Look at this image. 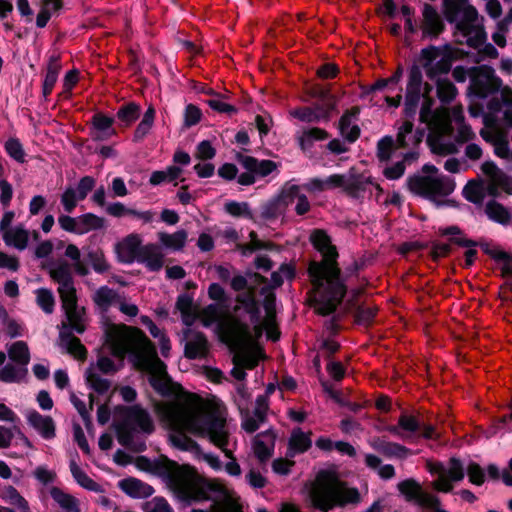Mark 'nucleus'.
<instances>
[{"instance_id":"obj_58","label":"nucleus","mask_w":512,"mask_h":512,"mask_svg":"<svg viewBox=\"0 0 512 512\" xmlns=\"http://www.w3.org/2000/svg\"><path fill=\"white\" fill-rule=\"evenodd\" d=\"M144 512H173L172 507L163 497H154L143 504Z\"/></svg>"},{"instance_id":"obj_60","label":"nucleus","mask_w":512,"mask_h":512,"mask_svg":"<svg viewBox=\"0 0 512 512\" xmlns=\"http://www.w3.org/2000/svg\"><path fill=\"white\" fill-rule=\"evenodd\" d=\"M294 269L289 265H282L278 271L271 275L273 286L278 287L283 284L284 280H291L294 277Z\"/></svg>"},{"instance_id":"obj_62","label":"nucleus","mask_w":512,"mask_h":512,"mask_svg":"<svg viewBox=\"0 0 512 512\" xmlns=\"http://www.w3.org/2000/svg\"><path fill=\"white\" fill-rule=\"evenodd\" d=\"M2 497L10 505L15 506L16 508H19L21 505L27 502L25 498L22 497L13 486L6 487L3 490Z\"/></svg>"},{"instance_id":"obj_2","label":"nucleus","mask_w":512,"mask_h":512,"mask_svg":"<svg viewBox=\"0 0 512 512\" xmlns=\"http://www.w3.org/2000/svg\"><path fill=\"white\" fill-rule=\"evenodd\" d=\"M313 246L322 254L321 262H312L309 265V274L314 289L319 297L315 299V310L326 316L335 311L346 293V287L340 278V270L336 259V247L324 230L316 229L310 235Z\"/></svg>"},{"instance_id":"obj_35","label":"nucleus","mask_w":512,"mask_h":512,"mask_svg":"<svg viewBox=\"0 0 512 512\" xmlns=\"http://www.w3.org/2000/svg\"><path fill=\"white\" fill-rule=\"evenodd\" d=\"M157 237L164 248L173 251H180L186 245L188 233L186 230L180 229L174 233L158 232Z\"/></svg>"},{"instance_id":"obj_63","label":"nucleus","mask_w":512,"mask_h":512,"mask_svg":"<svg viewBox=\"0 0 512 512\" xmlns=\"http://www.w3.org/2000/svg\"><path fill=\"white\" fill-rule=\"evenodd\" d=\"M79 200L76 190L73 188H67L61 196V203L66 212L70 213L77 206Z\"/></svg>"},{"instance_id":"obj_54","label":"nucleus","mask_w":512,"mask_h":512,"mask_svg":"<svg viewBox=\"0 0 512 512\" xmlns=\"http://www.w3.org/2000/svg\"><path fill=\"white\" fill-rule=\"evenodd\" d=\"M139 114L140 107L135 103H128L118 110L117 117L120 122L128 126L139 117Z\"/></svg>"},{"instance_id":"obj_52","label":"nucleus","mask_w":512,"mask_h":512,"mask_svg":"<svg viewBox=\"0 0 512 512\" xmlns=\"http://www.w3.org/2000/svg\"><path fill=\"white\" fill-rule=\"evenodd\" d=\"M177 307L182 314V320L186 325H192L196 320L197 308L188 298H179Z\"/></svg>"},{"instance_id":"obj_56","label":"nucleus","mask_w":512,"mask_h":512,"mask_svg":"<svg viewBox=\"0 0 512 512\" xmlns=\"http://www.w3.org/2000/svg\"><path fill=\"white\" fill-rule=\"evenodd\" d=\"M300 194L299 186L286 184L282 188L278 197L286 210L288 206L298 201V196H300Z\"/></svg>"},{"instance_id":"obj_30","label":"nucleus","mask_w":512,"mask_h":512,"mask_svg":"<svg viewBox=\"0 0 512 512\" xmlns=\"http://www.w3.org/2000/svg\"><path fill=\"white\" fill-rule=\"evenodd\" d=\"M423 22L422 30L425 34L431 36L439 35L443 29V21L438 12L429 4H425L423 7Z\"/></svg>"},{"instance_id":"obj_24","label":"nucleus","mask_w":512,"mask_h":512,"mask_svg":"<svg viewBox=\"0 0 512 512\" xmlns=\"http://www.w3.org/2000/svg\"><path fill=\"white\" fill-rule=\"evenodd\" d=\"M369 444L374 450L386 457L405 459L411 454L407 447L395 442H390L384 437H373L369 440Z\"/></svg>"},{"instance_id":"obj_41","label":"nucleus","mask_w":512,"mask_h":512,"mask_svg":"<svg viewBox=\"0 0 512 512\" xmlns=\"http://www.w3.org/2000/svg\"><path fill=\"white\" fill-rule=\"evenodd\" d=\"M50 494L65 512H80L78 500L72 495L65 493L58 487H52Z\"/></svg>"},{"instance_id":"obj_19","label":"nucleus","mask_w":512,"mask_h":512,"mask_svg":"<svg viewBox=\"0 0 512 512\" xmlns=\"http://www.w3.org/2000/svg\"><path fill=\"white\" fill-rule=\"evenodd\" d=\"M474 85L478 94L486 96L498 91L502 86V81L495 75L492 68L480 66L475 69Z\"/></svg>"},{"instance_id":"obj_11","label":"nucleus","mask_w":512,"mask_h":512,"mask_svg":"<svg viewBox=\"0 0 512 512\" xmlns=\"http://www.w3.org/2000/svg\"><path fill=\"white\" fill-rule=\"evenodd\" d=\"M432 85L427 84L424 92V102L422 103L419 118L423 123L433 126L442 134H450L451 122L456 125L464 123L463 110L461 106H455L451 110L444 106L433 110L434 99L430 96Z\"/></svg>"},{"instance_id":"obj_48","label":"nucleus","mask_w":512,"mask_h":512,"mask_svg":"<svg viewBox=\"0 0 512 512\" xmlns=\"http://www.w3.org/2000/svg\"><path fill=\"white\" fill-rule=\"evenodd\" d=\"M352 115L350 113L344 114L339 122V129L343 137L348 141L354 142L360 134V129L357 125L351 122Z\"/></svg>"},{"instance_id":"obj_9","label":"nucleus","mask_w":512,"mask_h":512,"mask_svg":"<svg viewBox=\"0 0 512 512\" xmlns=\"http://www.w3.org/2000/svg\"><path fill=\"white\" fill-rule=\"evenodd\" d=\"M113 426L118 442L126 447L132 446L135 432L150 434L154 430L150 414L139 405L120 408Z\"/></svg>"},{"instance_id":"obj_20","label":"nucleus","mask_w":512,"mask_h":512,"mask_svg":"<svg viewBox=\"0 0 512 512\" xmlns=\"http://www.w3.org/2000/svg\"><path fill=\"white\" fill-rule=\"evenodd\" d=\"M397 488L407 501H416L422 507L437 502V497L423 491L421 485L414 479L399 482Z\"/></svg>"},{"instance_id":"obj_13","label":"nucleus","mask_w":512,"mask_h":512,"mask_svg":"<svg viewBox=\"0 0 512 512\" xmlns=\"http://www.w3.org/2000/svg\"><path fill=\"white\" fill-rule=\"evenodd\" d=\"M419 63L426 76L435 81L447 74L452 66V57L446 48L429 46L420 52Z\"/></svg>"},{"instance_id":"obj_45","label":"nucleus","mask_w":512,"mask_h":512,"mask_svg":"<svg viewBox=\"0 0 512 512\" xmlns=\"http://www.w3.org/2000/svg\"><path fill=\"white\" fill-rule=\"evenodd\" d=\"M113 119L106 117L102 114H96L93 117V125L96 130L95 138L103 140L106 137L112 135L114 132L111 129Z\"/></svg>"},{"instance_id":"obj_15","label":"nucleus","mask_w":512,"mask_h":512,"mask_svg":"<svg viewBox=\"0 0 512 512\" xmlns=\"http://www.w3.org/2000/svg\"><path fill=\"white\" fill-rule=\"evenodd\" d=\"M428 83H425L426 86ZM422 82V73L418 66H413L409 71V78L405 95V114L413 117L416 113L420 97L424 98L425 87Z\"/></svg>"},{"instance_id":"obj_50","label":"nucleus","mask_w":512,"mask_h":512,"mask_svg":"<svg viewBox=\"0 0 512 512\" xmlns=\"http://www.w3.org/2000/svg\"><path fill=\"white\" fill-rule=\"evenodd\" d=\"M155 117V110L152 106H150L144 116L141 122L138 124L135 132H134V139L136 141L142 140L150 131L152 128L153 122Z\"/></svg>"},{"instance_id":"obj_23","label":"nucleus","mask_w":512,"mask_h":512,"mask_svg":"<svg viewBox=\"0 0 512 512\" xmlns=\"http://www.w3.org/2000/svg\"><path fill=\"white\" fill-rule=\"evenodd\" d=\"M486 124L488 120L486 119ZM480 135L484 140L494 146L495 154L501 158H508L510 156L509 143L506 135L495 127L487 125L486 128L480 131Z\"/></svg>"},{"instance_id":"obj_32","label":"nucleus","mask_w":512,"mask_h":512,"mask_svg":"<svg viewBox=\"0 0 512 512\" xmlns=\"http://www.w3.org/2000/svg\"><path fill=\"white\" fill-rule=\"evenodd\" d=\"M120 297L121 295L117 291L107 286H102L94 292L92 300L101 312H106L111 306H117Z\"/></svg>"},{"instance_id":"obj_57","label":"nucleus","mask_w":512,"mask_h":512,"mask_svg":"<svg viewBox=\"0 0 512 512\" xmlns=\"http://www.w3.org/2000/svg\"><path fill=\"white\" fill-rule=\"evenodd\" d=\"M285 211L283 204L279 197H277L263 207L261 215L267 220H272L281 216Z\"/></svg>"},{"instance_id":"obj_64","label":"nucleus","mask_w":512,"mask_h":512,"mask_svg":"<svg viewBox=\"0 0 512 512\" xmlns=\"http://www.w3.org/2000/svg\"><path fill=\"white\" fill-rule=\"evenodd\" d=\"M7 153L18 162H24L25 153L22 145L16 139H9L5 145Z\"/></svg>"},{"instance_id":"obj_31","label":"nucleus","mask_w":512,"mask_h":512,"mask_svg":"<svg viewBox=\"0 0 512 512\" xmlns=\"http://www.w3.org/2000/svg\"><path fill=\"white\" fill-rule=\"evenodd\" d=\"M368 186L375 187L379 194L382 192L380 185L373 183L369 177L350 173L347 178L345 192L353 198H358L367 190Z\"/></svg>"},{"instance_id":"obj_40","label":"nucleus","mask_w":512,"mask_h":512,"mask_svg":"<svg viewBox=\"0 0 512 512\" xmlns=\"http://www.w3.org/2000/svg\"><path fill=\"white\" fill-rule=\"evenodd\" d=\"M4 242L16 249L24 250L29 240V232L21 226L14 227L3 234Z\"/></svg>"},{"instance_id":"obj_6","label":"nucleus","mask_w":512,"mask_h":512,"mask_svg":"<svg viewBox=\"0 0 512 512\" xmlns=\"http://www.w3.org/2000/svg\"><path fill=\"white\" fill-rule=\"evenodd\" d=\"M445 19L455 25V36L461 44L478 48L486 39V33L477 10L469 0H443Z\"/></svg>"},{"instance_id":"obj_17","label":"nucleus","mask_w":512,"mask_h":512,"mask_svg":"<svg viewBox=\"0 0 512 512\" xmlns=\"http://www.w3.org/2000/svg\"><path fill=\"white\" fill-rule=\"evenodd\" d=\"M142 238L139 234L131 233L123 237L115 244V253L117 259L122 263H133L137 261L140 250L142 249Z\"/></svg>"},{"instance_id":"obj_10","label":"nucleus","mask_w":512,"mask_h":512,"mask_svg":"<svg viewBox=\"0 0 512 512\" xmlns=\"http://www.w3.org/2000/svg\"><path fill=\"white\" fill-rule=\"evenodd\" d=\"M421 172L408 179L409 190L414 194L436 200L454 191L455 182L449 177L439 175L436 166L426 164Z\"/></svg>"},{"instance_id":"obj_47","label":"nucleus","mask_w":512,"mask_h":512,"mask_svg":"<svg viewBox=\"0 0 512 512\" xmlns=\"http://www.w3.org/2000/svg\"><path fill=\"white\" fill-rule=\"evenodd\" d=\"M86 379L88 384L98 393H105L110 388V382L97 373L94 365H90L87 369Z\"/></svg>"},{"instance_id":"obj_26","label":"nucleus","mask_w":512,"mask_h":512,"mask_svg":"<svg viewBox=\"0 0 512 512\" xmlns=\"http://www.w3.org/2000/svg\"><path fill=\"white\" fill-rule=\"evenodd\" d=\"M481 170L483 174L489 179V183L487 184L489 195L495 196L498 193L499 188L506 186L508 177L495 165V163L486 161L482 164Z\"/></svg>"},{"instance_id":"obj_42","label":"nucleus","mask_w":512,"mask_h":512,"mask_svg":"<svg viewBox=\"0 0 512 512\" xmlns=\"http://www.w3.org/2000/svg\"><path fill=\"white\" fill-rule=\"evenodd\" d=\"M105 227V220L92 213L78 217V234H85L92 230H100Z\"/></svg>"},{"instance_id":"obj_7","label":"nucleus","mask_w":512,"mask_h":512,"mask_svg":"<svg viewBox=\"0 0 512 512\" xmlns=\"http://www.w3.org/2000/svg\"><path fill=\"white\" fill-rule=\"evenodd\" d=\"M309 498L313 507L328 512L336 506L357 503L360 495L357 489L346 484L330 472H320L311 486Z\"/></svg>"},{"instance_id":"obj_51","label":"nucleus","mask_w":512,"mask_h":512,"mask_svg":"<svg viewBox=\"0 0 512 512\" xmlns=\"http://www.w3.org/2000/svg\"><path fill=\"white\" fill-rule=\"evenodd\" d=\"M36 302L39 307L47 314H51L55 307V298L53 293L46 288L36 290Z\"/></svg>"},{"instance_id":"obj_12","label":"nucleus","mask_w":512,"mask_h":512,"mask_svg":"<svg viewBox=\"0 0 512 512\" xmlns=\"http://www.w3.org/2000/svg\"><path fill=\"white\" fill-rule=\"evenodd\" d=\"M236 305L234 307L235 315L228 314L219 320L218 328L223 321L229 317L237 319L242 325H244L253 339H257L262 335V324L260 318L259 304L255 298V292L253 289L240 292L236 296Z\"/></svg>"},{"instance_id":"obj_14","label":"nucleus","mask_w":512,"mask_h":512,"mask_svg":"<svg viewBox=\"0 0 512 512\" xmlns=\"http://www.w3.org/2000/svg\"><path fill=\"white\" fill-rule=\"evenodd\" d=\"M427 468L430 473L436 474L438 478L431 483L433 489L439 492H450L453 489L452 481H461L464 478V470L460 460L450 459L448 466L440 462H427Z\"/></svg>"},{"instance_id":"obj_8","label":"nucleus","mask_w":512,"mask_h":512,"mask_svg":"<svg viewBox=\"0 0 512 512\" xmlns=\"http://www.w3.org/2000/svg\"><path fill=\"white\" fill-rule=\"evenodd\" d=\"M205 404L209 406V408L217 411H226L224 408L220 407L219 405L205 401L197 396H185L176 399L175 401L171 402H160L155 405V411L161 421L166 423L173 431L174 433L171 434L170 440L173 443L174 446L187 450V451H198L199 446L198 444L192 440L190 437H188L184 432H188L190 434H193L191 431L184 427H178L174 425L173 420L174 418H182L185 413H182L184 410H188L189 406H193L194 404Z\"/></svg>"},{"instance_id":"obj_59","label":"nucleus","mask_w":512,"mask_h":512,"mask_svg":"<svg viewBox=\"0 0 512 512\" xmlns=\"http://www.w3.org/2000/svg\"><path fill=\"white\" fill-rule=\"evenodd\" d=\"M398 424L403 431L413 433L420 430L422 421L413 415L402 414L399 417Z\"/></svg>"},{"instance_id":"obj_55","label":"nucleus","mask_w":512,"mask_h":512,"mask_svg":"<svg viewBox=\"0 0 512 512\" xmlns=\"http://www.w3.org/2000/svg\"><path fill=\"white\" fill-rule=\"evenodd\" d=\"M88 259L93 269L98 273H104L110 269V264L106 260L104 252L100 249L90 251Z\"/></svg>"},{"instance_id":"obj_53","label":"nucleus","mask_w":512,"mask_h":512,"mask_svg":"<svg viewBox=\"0 0 512 512\" xmlns=\"http://www.w3.org/2000/svg\"><path fill=\"white\" fill-rule=\"evenodd\" d=\"M220 310L217 305H208L207 307L197 310L196 319L205 326L209 327L219 320Z\"/></svg>"},{"instance_id":"obj_1","label":"nucleus","mask_w":512,"mask_h":512,"mask_svg":"<svg viewBox=\"0 0 512 512\" xmlns=\"http://www.w3.org/2000/svg\"><path fill=\"white\" fill-rule=\"evenodd\" d=\"M105 337L111 353L120 359L129 354L136 368L149 374V382L157 392L162 395L179 393L180 386L171 381L155 347L140 329L111 324L106 327Z\"/></svg>"},{"instance_id":"obj_33","label":"nucleus","mask_w":512,"mask_h":512,"mask_svg":"<svg viewBox=\"0 0 512 512\" xmlns=\"http://www.w3.org/2000/svg\"><path fill=\"white\" fill-rule=\"evenodd\" d=\"M59 346L76 359H86V348L81 343L80 339L73 336L71 333L60 332Z\"/></svg>"},{"instance_id":"obj_5","label":"nucleus","mask_w":512,"mask_h":512,"mask_svg":"<svg viewBox=\"0 0 512 512\" xmlns=\"http://www.w3.org/2000/svg\"><path fill=\"white\" fill-rule=\"evenodd\" d=\"M222 340L234 351L232 376L242 381L246 377L245 369H253L260 357L257 341L237 319L229 317L220 325Z\"/></svg>"},{"instance_id":"obj_3","label":"nucleus","mask_w":512,"mask_h":512,"mask_svg":"<svg viewBox=\"0 0 512 512\" xmlns=\"http://www.w3.org/2000/svg\"><path fill=\"white\" fill-rule=\"evenodd\" d=\"M182 418H174L173 423L184 427L193 435L208 439L213 445L221 449L225 456L231 459L226 464V470L231 475H240L241 469L231 450L227 449L230 442L231 431L227 423L226 411H217L201 403L189 406Z\"/></svg>"},{"instance_id":"obj_21","label":"nucleus","mask_w":512,"mask_h":512,"mask_svg":"<svg viewBox=\"0 0 512 512\" xmlns=\"http://www.w3.org/2000/svg\"><path fill=\"white\" fill-rule=\"evenodd\" d=\"M50 277L58 284L60 298L76 293L70 266L59 263L49 270Z\"/></svg>"},{"instance_id":"obj_37","label":"nucleus","mask_w":512,"mask_h":512,"mask_svg":"<svg viewBox=\"0 0 512 512\" xmlns=\"http://www.w3.org/2000/svg\"><path fill=\"white\" fill-rule=\"evenodd\" d=\"M28 369L14 362L0 368V381L4 383H19L26 379Z\"/></svg>"},{"instance_id":"obj_38","label":"nucleus","mask_w":512,"mask_h":512,"mask_svg":"<svg viewBox=\"0 0 512 512\" xmlns=\"http://www.w3.org/2000/svg\"><path fill=\"white\" fill-rule=\"evenodd\" d=\"M7 354L11 362L27 368L31 355L28 344L24 341H16L7 347Z\"/></svg>"},{"instance_id":"obj_46","label":"nucleus","mask_w":512,"mask_h":512,"mask_svg":"<svg viewBox=\"0 0 512 512\" xmlns=\"http://www.w3.org/2000/svg\"><path fill=\"white\" fill-rule=\"evenodd\" d=\"M290 449L297 453H303L311 447L309 434L300 429H295L289 440Z\"/></svg>"},{"instance_id":"obj_61","label":"nucleus","mask_w":512,"mask_h":512,"mask_svg":"<svg viewBox=\"0 0 512 512\" xmlns=\"http://www.w3.org/2000/svg\"><path fill=\"white\" fill-rule=\"evenodd\" d=\"M394 148L392 137H384L378 142L377 156L381 161H387L391 157Z\"/></svg>"},{"instance_id":"obj_43","label":"nucleus","mask_w":512,"mask_h":512,"mask_svg":"<svg viewBox=\"0 0 512 512\" xmlns=\"http://www.w3.org/2000/svg\"><path fill=\"white\" fill-rule=\"evenodd\" d=\"M485 212L487 216L499 223H508L511 219V213L503 205L496 201H490L486 204Z\"/></svg>"},{"instance_id":"obj_27","label":"nucleus","mask_w":512,"mask_h":512,"mask_svg":"<svg viewBox=\"0 0 512 512\" xmlns=\"http://www.w3.org/2000/svg\"><path fill=\"white\" fill-rule=\"evenodd\" d=\"M237 161L248 171L256 175L265 177L275 171L278 165L271 160L258 161L256 158L238 153L236 155Z\"/></svg>"},{"instance_id":"obj_22","label":"nucleus","mask_w":512,"mask_h":512,"mask_svg":"<svg viewBox=\"0 0 512 512\" xmlns=\"http://www.w3.org/2000/svg\"><path fill=\"white\" fill-rule=\"evenodd\" d=\"M137 262L144 264L150 271H159L164 266L165 255L160 246L148 243L140 250Z\"/></svg>"},{"instance_id":"obj_44","label":"nucleus","mask_w":512,"mask_h":512,"mask_svg":"<svg viewBox=\"0 0 512 512\" xmlns=\"http://www.w3.org/2000/svg\"><path fill=\"white\" fill-rule=\"evenodd\" d=\"M488 193L487 186L483 183L471 181L464 188L466 199L475 204H481Z\"/></svg>"},{"instance_id":"obj_16","label":"nucleus","mask_w":512,"mask_h":512,"mask_svg":"<svg viewBox=\"0 0 512 512\" xmlns=\"http://www.w3.org/2000/svg\"><path fill=\"white\" fill-rule=\"evenodd\" d=\"M65 312L68 326L75 332L82 334L86 330V311L77 304L76 293L60 298Z\"/></svg>"},{"instance_id":"obj_34","label":"nucleus","mask_w":512,"mask_h":512,"mask_svg":"<svg viewBox=\"0 0 512 512\" xmlns=\"http://www.w3.org/2000/svg\"><path fill=\"white\" fill-rule=\"evenodd\" d=\"M119 486L127 495L134 498H146L154 492L150 485L135 478L124 479L120 481Z\"/></svg>"},{"instance_id":"obj_18","label":"nucleus","mask_w":512,"mask_h":512,"mask_svg":"<svg viewBox=\"0 0 512 512\" xmlns=\"http://www.w3.org/2000/svg\"><path fill=\"white\" fill-rule=\"evenodd\" d=\"M185 348L184 355L188 359L205 358L209 351V344L206 336L192 329L184 332Z\"/></svg>"},{"instance_id":"obj_39","label":"nucleus","mask_w":512,"mask_h":512,"mask_svg":"<svg viewBox=\"0 0 512 512\" xmlns=\"http://www.w3.org/2000/svg\"><path fill=\"white\" fill-rule=\"evenodd\" d=\"M436 95L442 106L450 104L457 96L456 86L447 78H437L435 81Z\"/></svg>"},{"instance_id":"obj_49","label":"nucleus","mask_w":512,"mask_h":512,"mask_svg":"<svg viewBox=\"0 0 512 512\" xmlns=\"http://www.w3.org/2000/svg\"><path fill=\"white\" fill-rule=\"evenodd\" d=\"M70 470L73 477L76 479L79 485L84 487L85 489L91 491H98L99 485L92 480L77 464L72 461L70 463Z\"/></svg>"},{"instance_id":"obj_36","label":"nucleus","mask_w":512,"mask_h":512,"mask_svg":"<svg viewBox=\"0 0 512 512\" xmlns=\"http://www.w3.org/2000/svg\"><path fill=\"white\" fill-rule=\"evenodd\" d=\"M444 135L439 132V135L429 136L428 144L432 153L441 157L458 153L457 144L445 139Z\"/></svg>"},{"instance_id":"obj_25","label":"nucleus","mask_w":512,"mask_h":512,"mask_svg":"<svg viewBox=\"0 0 512 512\" xmlns=\"http://www.w3.org/2000/svg\"><path fill=\"white\" fill-rule=\"evenodd\" d=\"M268 409L269 403L267 397L258 396L256 399L253 416L248 414L246 415L242 422V428L248 433L255 432L259 428L260 424L265 422Z\"/></svg>"},{"instance_id":"obj_4","label":"nucleus","mask_w":512,"mask_h":512,"mask_svg":"<svg viewBox=\"0 0 512 512\" xmlns=\"http://www.w3.org/2000/svg\"><path fill=\"white\" fill-rule=\"evenodd\" d=\"M169 474L175 488L186 499L194 501L212 499V512H242L236 497L223 484L216 481L197 484L192 481L187 470L175 464L170 465Z\"/></svg>"},{"instance_id":"obj_28","label":"nucleus","mask_w":512,"mask_h":512,"mask_svg":"<svg viewBox=\"0 0 512 512\" xmlns=\"http://www.w3.org/2000/svg\"><path fill=\"white\" fill-rule=\"evenodd\" d=\"M28 423L45 439H52L56 435V425L52 417L41 415L33 411L27 416Z\"/></svg>"},{"instance_id":"obj_29","label":"nucleus","mask_w":512,"mask_h":512,"mask_svg":"<svg viewBox=\"0 0 512 512\" xmlns=\"http://www.w3.org/2000/svg\"><path fill=\"white\" fill-rule=\"evenodd\" d=\"M274 441L275 435L271 431L260 433L254 437L253 450L261 462H265L271 457Z\"/></svg>"}]
</instances>
